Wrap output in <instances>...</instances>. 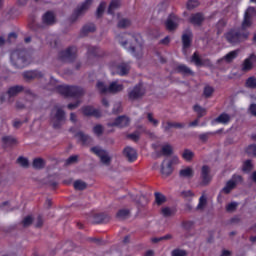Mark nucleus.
I'll use <instances>...</instances> for the list:
<instances>
[{
    "mask_svg": "<svg viewBox=\"0 0 256 256\" xmlns=\"http://www.w3.org/2000/svg\"><path fill=\"white\" fill-rule=\"evenodd\" d=\"M224 38L230 45H239L249 39V31L243 29L241 26L240 30L232 29L224 34Z\"/></svg>",
    "mask_w": 256,
    "mask_h": 256,
    "instance_id": "1",
    "label": "nucleus"
},
{
    "mask_svg": "<svg viewBox=\"0 0 256 256\" xmlns=\"http://www.w3.org/2000/svg\"><path fill=\"white\" fill-rule=\"evenodd\" d=\"M67 116L65 110L59 106H55L50 112V123L53 129H61L65 123Z\"/></svg>",
    "mask_w": 256,
    "mask_h": 256,
    "instance_id": "2",
    "label": "nucleus"
},
{
    "mask_svg": "<svg viewBox=\"0 0 256 256\" xmlns=\"http://www.w3.org/2000/svg\"><path fill=\"white\" fill-rule=\"evenodd\" d=\"M56 91L64 97H74V99H79V97L85 95V90L78 86L58 85L56 86Z\"/></svg>",
    "mask_w": 256,
    "mask_h": 256,
    "instance_id": "3",
    "label": "nucleus"
},
{
    "mask_svg": "<svg viewBox=\"0 0 256 256\" xmlns=\"http://www.w3.org/2000/svg\"><path fill=\"white\" fill-rule=\"evenodd\" d=\"M11 63L16 69H23L27 67V51L15 50L10 56Z\"/></svg>",
    "mask_w": 256,
    "mask_h": 256,
    "instance_id": "4",
    "label": "nucleus"
},
{
    "mask_svg": "<svg viewBox=\"0 0 256 256\" xmlns=\"http://www.w3.org/2000/svg\"><path fill=\"white\" fill-rule=\"evenodd\" d=\"M91 5H93V0H85L80 5H78L74 10V12L72 13L70 17V21H72V23H75L77 19H80V17H83V15H85V13L89 11Z\"/></svg>",
    "mask_w": 256,
    "mask_h": 256,
    "instance_id": "5",
    "label": "nucleus"
},
{
    "mask_svg": "<svg viewBox=\"0 0 256 256\" xmlns=\"http://www.w3.org/2000/svg\"><path fill=\"white\" fill-rule=\"evenodd\" d=\"M77 58V47L71 46L66 50H62L59 52L58 59L62 61V63H71V61H75Z\"/></svg>",
    "mask_w": 256,
    "mask_h": 256,
    "instance_id": "6",
    "label": "nucleus"
},
{
    "mask_svg": "<svg viewBox=\"0 0 256 256\" xmlns=\"http://www.w3.org/2000/svg\"><path fill=\"white\" fill-rule=\"evenodd\" d=\"M90 151L96 155V157H99L101 163L103 165H106L107 167H109V165H111V156H109V152L95 146V147H92L90 149Z\"/></svg>",
    "mask_w": 256,
    "mask_h": 256,
    "instance_id": "7",
    "label": "nucleus"
},
{
    "mask_svg": "<svg viewBox=\"0 0 256 256\" xmlns=\"http://www.w3.org/2000/svg\"><path fill=\"white\" fill-rule=\"evenodd\" d=\"M256 17L255 7H248L244 14V19L242 21V29H249L253 25V19Z\"/></svg>",
    "mask_w": 256,
    "mask_h": 256,
    "instance_id": "8",
    "label": "nucleus"
},
{
    "mask_svg": "<svg viewBox=\"0 0 256 256\" xmlns=\"http://www.w3.org/2000/svg\"><path fill=\"white\" fill-rule=\"evenodd\" d=\"M177 161H179L177 157L168 161L167 159L163 160L161 164V170H160L162 177L167 178L173 174V163H177Z\"/></svg>",
    "mask_w": 256,
    "mask_h": 256,
    "instance_id": "9",
    "label": "nucleus"
},
{
    "mask_svg": "<svg viewBox=\"0 0 256 256\" xmlns=\"http://www.w3.org/2000/svg\"><path fill=\"white\" fill-rule=\"evenodd\" d=\"M238 183H243V177L241 175H233L222 189V192L229 195V193H231V191L237 187Z\"/></svg>",
    "mask_w": 256,
    "mask_h": 256,
    "instance_id": "10",
    "label": "nucleus"
},
{
    "mask_svg": "<svg viewBox=\"0 0 256 256\" xmlns=\"http://www.w3.org/2000/svg\"><path fill=\"white\" fill-rule=\"evenodd\" d=\"M112 75H121V77H124V75H128L129 71H131V66L129 63L122 62L118 65H112Z\"/></svg>",
    "mask_w": 256,
    "mask_h": 256,
    "instance_id": "11",
    "label": "nucleus"
},
{
    "mask_svg": "<svg viewBox=\"0 0 256 256\" xmlns=\"http://www.w3.org/2000/svg\"><path fill=\"white\" fill-rule=\"evenodd\" d=\"M130 123L131 119L125 115H122L118 116L113 122L108 123V127H118L119 129H123L125 127H129Z\"/></svg>",
    "mask_w": 256,
    "mask_h": 256,
    "instance_id": "12",
    "label": "nucleus"
},
{
    "mask_svg": "<svg viewBox=\"0 0 256 256\" xmlns=\"http://www.w3.org/2000/svg\"><path fill=\"white\" fill-rule=\"evenodd\" d=\"M22 77L25 81H34V79H43L45 74L39 70H28L22 73Z\"/></svg>",
    "mask_w": 256,
    "mask_h": 256,
    "instance_id": "13",
    "label": "nucleus"
},
{
    "mask_svg": "<svg viewBox=\"0 0 256 256\" xmlns=\"http://www.w3.org/2000/svg\"><path fill=\"white\" fill-rule=\"evenodd\" d=\"M145 95V89L143 88V85L137 84L129 93L128 97L130 101H135L137 99H141Z\"/></svg>",
    "mask_w": 256,
    "mask_h": 256,
    "instance_id": "14",
    "label": "nucleus"
},
{
    "mask_svg": "<svg viewBox=\"0 0 256 256\" xmlns=\"http://www.w3.org/2000/svg\"><path fill=\"white\" fill-rule=\"evenodd\" d=\"M167 31H175L179 27V17L175 14H170L165 21Z\"/></svg>",
    "mask_w": 256,
    "mask_h": 256,
    "instance_id": "15",
    "label": "nucleus"
},
{
    "mask_svg": "<svg viewBox=\"0 0 256 256\" xmlns=\"http://www.w3.org/2000/svg\"><path fill=\"white\" fill-rule=\"evenodd\" d=\"M253 63H256V55L251 54L248 58H246L241 64V71L243 73H249L251 69H253Z\"/></svg>",
    "mask_w": 256,
    "mask_h": 256,
    "instance_id": "16",
    "label": "nucleus"
},
{
    "mask_svg": "<svg viewBox=\"0 0 256 256\" xmlns=\"http://www.w3.org/2000/svg\"><path fill=\"white\" fill-rule=\"evenodd\" d=\"M203 21H205V16L201 12L191 14L189 18V23L196 27H201V25H203Z\"/></svg>",
    "mask_w": 256,
    "mask_h": 256,
    "instance_id": "17",
    "label": "nucleus"
},
{
    "mask_svg": "<svg viewBox=\"0 0 256 256\" xmlns=\"http://www.w3.org/2000/svg\"><path fill=\"white\" fill-rule=\"evenodd\" d=\"M42 23L43 25H46L48 27H51V25H55V23H57V20L55 19V14L51 11L46 12L42 16Z\"/></svg>",
    "mask_w": 256,
    "mask_h": 256,
    "instance_id": "18",
    "label": "nucleus"
},
{
    "mask_svg": "<svg viewBox=\"0 0 256 256\" xmlns=\"http://www.w3.org/2000/svg\"><path fill=\"white\" fill-rule=\"evenodd\" d=\"M123 155L126 157V159H128L130 163H133V161L137 160V151L132 147L127 146L124 148Z\"/></svg>",
    "mask_w": 256,
    "mask_h": 256,
    "instance_id": "19",
    "label": "nucleus"
},
{
    "mask_svg": "<svg viewBox=\"0 0 256 256\" xmlns=\"http://www.w3.org/2000/svg\"><path fill=\"white\" fill-rule=\"evenodd\" d=\"M191 63H194L196 67H205V65H209V59H201L199 53L194 52L191 57Z\"/></svg>",
    "mask_w": 256,
    "mask_h": 256,
    "instance_id": "20",
    "label": "nucleus"
},
{
    "mask_svg": "<svg viewBox=\"0 0 256 256\" xmlns=\"http://www.w3.org/2000/svg\"><path fill=\"white\" fill-rule=\"evenodd\" d=\"M125 89L123 84H120L118 81H113L108 86V93H112L113 95H117V93H121Z\"/></svg>",
    "mask_w": 256,
    "mask_h": 256,
    "instance_id": "21",
    "label": "nucleus"
},
{
    "mask_svg": "<svg viewBox=\"0 0 256 256\" xmlns=\"http://www.w3.org/2000/svg\"><path fill=\"white\" fill-rule=\"evenodd\" d=\"M75 137L82 145H90V143H93V138L85 134V132L79 131L75 134Z\"/></svg>",
    "mask_w": 256,
    "mask_h": 256,
    "instance_id": "22",
    "label": "nucleus"
},
{
    "mask_svg": "<svg viewBox=\"0 0 256 256\" xmlns=\"http://www.w3.org/2000/svg\"><path fill=\"white\" fill-rule=\"evenodd\" d=\"M211 170L209 169V166L204 165L201 169V179H202V185H207L208 183H211Z\"/></svg>",
    "mask_w": 256,
    "mask_h": 256,
    "instance_id": "23",
    "label": "nucleus"
},
{
    "mask_svg": "<svg viewBox=\"0 0 256 256\" xmlns=\"http://www.w3.org/2000/svg\"><path fill=\"white\" fill-rule=\"evenodd\" d=\"M82 112L86 117H101V111L93 108L92 106L83 107Z\"/></svg>",
    "mask_w": 256,
    "mask_h": 256,
    "instance_id": "24",
    "label": "nucleus"
},
{
    "mask_svg": "<svg viewBox=\"0 0 256 256\" xmlns=\"http://www.w3.org/2000/svg\"><path fill=\"white\" fill-rule=\"evenodd\" d=\"M176 71L177 73H180V75H184L185 77L187 76H191L193 77V75H195V72H193V70H191V68H189L187 65L185 64H180L176 67Z\"/></svg>",
    "mask_w": 256,
    "mask_h": 256,
    "instance_id": "25",
    "label": "nucleus"
},
{
    "mask_svg": "<svg viewBox=\"0 0 256 256\" xmlns=\"http://www.w3.org/2000/svg\"><path fill=\"white\" fill-rule=\"evenodd\" d=\"M129 51L136 59L143 58V45L138 44L137 46H131Z\"/></svg>",
    "mask_w": 256,
    "mask_h": 256,
    "instance_id": "26",
    "label": "nucleus"
},
{
    "mask_svg": "<svg viewBox=\"0 0 256 256\" xmlns=\"http://www.w3.org/2000/svg\"><path fill=\"white\" fill-rule=\"evenodd\" d=\"M195 175V171L191 167H185L179 171V177L181 179H192Z\"/></svg>",
    "mask_w": 256,
    "mask_h": 256,
    "instance_id": "27",
    "label": "nucleus"
},
{
    "mask_svg": "<svg viewBox=\"0 0 256 256\" xmlns=\"http://www.w3.org/2000/svg\"><path fill=\"white\" fill-rule=\"evenodd\" d=\"M92 223H95V224L109 223V216L103 213L94 214L92 217Z\"/></svg>",
    "mask_w": 256,
    "mask_h": 256,
    "instance_id": "28",
    "label": "nucleus"
},
{
    "mask_svg": "<svg viewBox=\"0 0 256 256\" xmlns=\"http://www.w3.org/2000/svg\"><path fill=\"white\" fill-rule=\"evenodd\" d=\"M192 39H193V33H191V31H188L182 35L183 49H189V47H191Z\"/></svg>",
    "mask_w": 256,
    "mask_h": 256,
    "instance_id": "29",
    "label": "nucleus"
},
{
    "mask_svg": "<svg viewBox=\"0 0 256 256\" xmlns=\"http://www.w3.org/2000/svg\"><path fill=\"white\" fill-rule=\"evenodd\" d=\"M239 52V49L230 51L222 58V61H226V63H233L234 59H237V57H239Z\"/></svg>",
    "mask_w": 256,
    "mask_h": 256,
    "instance_id": "30",
    "label": "nucleus"
},
{
    "mask_svg": "<svg viewBox=\"0 0 256 256\" xmlns=\"http://www.w3.org/2000/svg\"><path fill=\"white\" fill-rule=\"evenodd\" d=\"M116 217L120 221H124V219H129V217H131V210H129L127 208L120 209L116 213Z\"/></svg>",
    "mask_w": 256,
    "mask_h": 256,
    "instance_id": "31",
    "label": "nucleus"
},
{
    "mask_svg": "<svg viewBox=\"0 0 256 256\" xmlns=\"http://www.w3.org/2000/svg\"><path fill=\"white\" fill-rule=\"evenodd\" d=\"M22 91H23V86L16 85V86L10 87L7 91V94L9 97H17V95Z\"/></svg>",
    "mask_w": 256,
    "mask_h": 256,
    "instance_id": "32",
    "label": "nucleus"
},
{
    "mask_svg": "<svg viewBox=\"0 0 256 256\" xmlns=\"http://www.w3.org/2000/svg\"><path fill=\"white\" fill-rule=\"evenodd\" d=\"M119 7H121V0H112L108 7L109 15H114L115 11H117V9H119Z\"/></svg>",
    "mask_w": 256,
    "mask_h": 256,
    "instance_id": "33",
    "label": "nucleus"
},
{
    "mask_svg": "<svg viewBox=\"0 0 256 256\" xmlns=\"http://www.w3.org/2000/svg\"><path fill=\"white\" fill-rule=\"evenodd\" d=\"M2 143L4 147H13V145H17V139L13 136H4L2 137Z\"/></svg>",
    "mask_w": 256,
    "mask_h": 256,
    "instance_id": "34",
    "label": "nucleus"
},
{
    "mask_svg": "<svg viewBox=\"0 0 256 256\" xmlns=\"http://www.w3.org/2000/svg\"><path fill=\"white\" fill-rule=\"evenodd\" d=\"M214 121L215 123H222V125H227V123L231 121V116L227 113H222Z\"/></svg>",
    "mask_w": 256,
    "mask_h": 256,
    "instance_id": "35",
    "label": "nucleus"
},
{
    "mask_svg": "<svg viewBox=\"0 0 256 256\" xmlns=\"http://www.w3.org/2000/svg\"><path fill=\"white\" fill-rule=\"evenodd\" d=\"M160 153H162L164 157H169L173 155V146L171 144L162 145Z\"/></svg>",
    "mask_w": 256,
    "mask_h": 256,
    "instance_id": "36",
    "label": "nucleus"
},
{
    "mask_svg": "<svg viewBox=\"0 0 256 256\" xmlns=\"http://www.w3.org/2000/svg\"><path fill=\"white\" fill-rule=\"evenodd\" d=\"M193 109L195 113H197L198 119H201V117H205V115H207V109L201 107L199 104L194 105Z\"/></svg>",
    "mask_w": 256,
    "mask_h": 256,
    "instance_id": "37",
    "label": "nucleus"
},
{
    "mask_svg": "<svg viewBox=\"0 0 256 256\" xmlns=\"http://www.w3.org/2000/svg\"><path fill=\"white\" fill-rule=\"evenodd\" d=\"M73 187L76 191H85V189H87V184L83 180H76Z\"/></svg>",
    "mask_w": 256,
    "mask_h": 256,
    "instance_id": "38",
    "label": "nucleus"
},
{
    "mask_svg": "<svg viewBox=\"0 0 256 256\" xmlns=\"http://www.w3.org/2000/svg\"><path fill=\"white\" fill-rule=\"evenodd\" d=\"M34 169H45V160L43 158H36L32 163Z\"/></svg>",
    "mask_w": 256,
    "mask_h": 256,
    "instance_id": "39",
    "label": "nucleus"
},
{
    "mask_svg": "<svg viewBox=\"0 0 256 256\" xmlns=\"http://www.w3.org/2000/svg\"><path fill=\"white\" fill-rule=\"evenodd\" d=\"M79 163V155H72L65 160V166L75 165Z\"/></svg>",
    "mask_w": 256,
    "mask_h": 256,
    "instance_id": "40",
    "label": "nucleus"
},
{
    "mask_svg": "<svg viewBox=\"0 0 256 256\" xmlns=\"http://www.w3.org/2000/svg\"><path fill=\"white\" fill-rule=\"evenodd\" d=\"M193 157H195V153L189 149H185L182 153V158L184 161H193Z\"/></svg>",
    "mask_w": 256,
    "mask_h": 256,
    "instance_id": "41",
    "label": "nucleus"
},
{
    "mask_svg": "<svg viewBox=\"0 0 256 256\" xmlns=\"http://www.w3.org/2000/svg\"><path fill=\"white\" fill-rule=\"evenodd\" d=\"M245 87H247V89H256V77H249L245 82Z\"/></svg>",
    "mask_w": 256,
    "mask_h": 256,
    "instance_id": "42",
    "label": "nucleus"
},
{
    "mask_svg": "<svg viewBox=\"0 0 256 256\" xmlns=\"http://www.w3.org/2000/svg\"><path fill=\"white\" fill-rule=\"evenodd\" d=\"M213 93H215V88H213L210 85H207L204 87L203 95L206 99H209L210 97H212Z\"/></svg>",
    "mask_w": 256,
    "mask_h": 256,
    "instance_id": "43",
    "label": "nucleus"
},
{
    "mask_svg": "<svg viewBox=\"0 0 256 256\" xmlns=\"http://www.w3.org/2000/svg\"><path fill=\"white\" fill-rule=\"evenodd\" d=\"M96 87L102 95H104L105 93H109V87L101 81L97 82Z\"/></svg>",
    "mask_w": 256,
    "mask_h": 256,
    "instance_id": "44",
    "label": "nucleus"
},
{
    "mask_svg": "<svg viewBox=\"0 0 256 256\" xmlns=\"http://www.w3.org/2000/svg\"><path fill=\"white\" fill-rule=\"evenodd\" d=\"M127 27H131V20L127 18H123L118 22L119 29H127Z\"/></svg>",
    "mask_w": 256,
    "mask_h": 256,
    "instance_id": "45",
    "label": "nucleus"
},
{
    "mask_svg": "<svg viewBox=\"0 0 256 256\" xmlns=\"http://www.w3.org/2000/svg\"><path fill=\"white\" fill-rule=\"evenodd\" d=\"M95 31V24H86L82 28V35H87L89 33H94Z\"/></svg>",
    "mask_w": 256,
    "mask_h": 256,
    "instance_id": "46",
    "label": "nucleus"
},
{
    "mask_svg": "<svg viewBox=\"0 0 256 256\" xmlns=\"http://www.w3.org/2000/svg\"><path fill=\"white\" fill-rule=\"evenodd\" d=\"M16 162L20 167H23L24 169H27V167H29V160L23 156L18 157Z\"/></svg>",
    "mask_w": 256,
    "mask_h": 256,
    "instance_id": "47",
    "label": "nucleus"
},
{
    "mask_svg": "<svg viewBox=\"0 0 256 256\" xmlns=\"http://www.w3.org/2000/svg\"><path fill=\"white\" fill-rule=\"evenodd\" d=\"M104 131H105V128H103V125H101V124H98L93 127V133L97 137H101V135H103Z\"/></svg>",
    "mask_w": 256,
    "mask_h": 256,
    "instance_id": "48",
    "label": "nucleus"
},
{
    "mask_svg": "<svg viewBox=\"0 0 256 256\" xmlns=\"http://www.w3.org/2000/svg\"><path fill=\"white\" fill-rule=\"evenodd\" d=\"M88 56L89 57H99V48L94 46L88 47Z\"/></svg>",
    "mask_w": 256,
    "mask_h": 256,
    "instance_id": "49",
    "label": "nucleus"
},
{
    "mask_svg": "<svg viewBox=\"0 0 256 256\" xmlns=\"http://www.w3.org/2000/svg\"><path fill=\"white\" fill-rule=\"evenodd\" d=\"M239 206V203L237 202H231L226 206L227 213H235L237 211V207Z\"/></svg>",
    "mask_w": 256,
    "mask_h": 256,
    "instance_id": "50",
    "label": "nucleus"
},
{
    "mask_svg": "<svg viewBox=\"0 0 256 256\" xmlns=\"http://www.w3.org/2000/svg\"><path fill=\"white\" fill-rule=\"evenodd\" d=\"M161 213L163 217H173L175 215V211L169 207L162 208Z\"/></svg>",
    "mask_w": 256,
    "mask_h": 256,
    "instance_id": "51",
    "label": "nucleus"
},
{
    "mask_svg": "<svg viewBox=\"0 0 256 256\" xmlns=\"http://www.w3.org/2000/svg\"><path fill=\"white\" fill-rule=\"evenodd\" d=\"M205 205H207V196H205V194H202L199 198L197 209H205Z\"/></svg>",
    "mask_w": 256,
    "mask_h": 256,
    "instance_id": "52",
    "label": "nucleus"
},
{
    "mask_svg": "<svg viewBox=\"0 0 256 256\" xmlns=\"http://www.w3.org/2000/svg\"><path fill=\"white\" fill-rule=\"evenodd\" d=\"M155 201H156L157 205H163V203H165L166 199L163 194L156 192L155 193Z\"/></svg>",
    "mask_w": 256,
    "mask_h": 256,
    "instance_id": "53",
    "label": "nucleus"
},
{
    "mask_svg": "<svg viewBox=\"0 0 256 256\" xmlns=\"http://www.w3.org/2000/svg\"><path fill=\"white\" fill-rule=\"evenodd\" d=\"M243 171L246 173H249L250 171H253V163L251 160H246L243 164Z\"/></svg>",
    "mask_w": 256,
    "mask_h": 256,
    "instance_id": "54",
    "label": "nucleus"
},
{
    "mask_svg": "<svg viewBox=\"0 0 256 256\" xmlns=\"http://www.w3.org/2000/svg\"><path fill=\"white\" fill-rule=\"evenodd\" d=\"M22 225L23 227H30V225H33V216H26L22 221Z\"/></svg>",
    "mask_w": 256,
    "mask_h": 256,
    "instance_id": "55",
    "label": "nucleus"
},
{
    "mask_svg": "<svg viewBox=\"0 0 256 256\" xmlns=\"http://www.w3.org/2000/svg\"><path fill=\"white\" fill-rule=\"evenodd\" d=\"M43 223H44L43 216L38 215L34 224L36 229H41V227H43Z\"/></svg>",
    "mask_w": 256,
    "mask_h": 256,
    "instance_id": "56",
    "label": "nucleus"
},
{
    "mask_svg": "<svg viewBox=\"0 0 256 256\" xmlns=\"http://www.w3.org/2000/svg\"><path fill=\"white\" fill-rule=\"evenodd\" d=\"M194 196L195 194H193L191 190H186L181 192V197H183L184 199H193Z\"/></svg>",
    "mask_w": 256,
    "mask_h": 256,
    "instance_id": "57",
    "label": "nucleus"
},
{
    "mask_svg": "<svg viewBox=\"0 0 256 256\" xmlns=\"http://www.w3.org/2000/svg\"><path fill=\"white\" fill-rule=\"evenodd\" d=\"M106 4L105 2H101L100 5L97 8L96 15L97 17H101L105 11Z\"/></svg>",
    "mask_w": 256,
    "mask_h": 256,
    "instance_id": "58",
    "label": "nucleus"
},
{
    "mask_svg": "<svg viewBox=\"0 0 256 256\" xmlns=\"http://www.w3.org/2000/svg\"><path fill=\"white\" fill-rule=\"evenodd\" d=\"M211 135H215V133H213V132H206V133L200 134L199 135V139H200V141H203L205 143L206 141L209 140V137H211Z\"/></svg>",
    "mask_w": 256,
    "mask_h": 256,
    "instance_id": "59",
    "label": "nucleus"
},
{
    "mask_svg": "<svg viewBox=\"0 0 256 256\" xmlns=\"http://www.w3.org/2000/svg\"><path fill=\"white\" fill-rule=\"evenodd\" d=\"M196 7H199V1L197 0H189L187 2V9H195Z\"/></svg>",
    "mask_w": 256,
    "mask_h": 256,
    "instance_id": "60",
    "label": "nucleus"
},
{
    "mask_svg": "<svg viewBox=\"0 0 256 256\" xmlns=\"http://www.w3.org/2000/svg\"><path fill=\"white\" fill-rule=\"evenodd\" d=\"M147 119H148L149 123H152V125L154 127H157V125H159V120L153 118V113H148Z\"/></svg>",
    "mask_w": 256,
    "mask_h": 256,
    "instance_id": "61",
    "label": "nucleus"
},
{
    "mask_svg": "<svg viewBox=\"0 0 256 256\" xmlns=\"http://www.w3.org/2000/svg\"><path fill=\"white\" fill-rule=\"evenodd\" d=\"M246 152L249 154V155H254V157H256V145L255 144H251L247 147L246 149Z\"/></svg>",
    "mask_w": 256,
    "mask_h": 256,
    "instance_id": "62",
    "label": "nucleus"
},
{
    "mask_svg": "<svg viewBox=\"0 0 256 256\" xmlns=\"http://www.w3.org/2000/svg\"><path fill=\"white\" fill-rule=\"evenodd\" d=\"M182 227L186 231H190V229H193V221H183L182 222Z\"/></svg>",
    "mask_w": 256,
    "mask_h": 256,
    "instance_id": "63",
    "label": "nucleus"
},
{
    "mask_svg": "<svg viewBox=\"0 0 256 256\" xmlns=\"http://www.w3.org/2000/svg\"><path fill=\"white\" fill-rule=\"evenodd\" d=\"M172 256H187V252L181 249H174L172 251Z\"/></svg>",
    "mask_w": 256,
    "mask_h": 256,
    "instance_id": "64",
    "label": "nucleus"
}]
</instances>
